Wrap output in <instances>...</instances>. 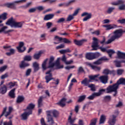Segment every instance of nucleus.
Returning <instances> with one entry per match:
<instances>
[{
  "mask_svg": "<svg viewBox=\"0 0 125 125\" xmlns=\"http://www.w3.org/2000/svg\"><path fill=\"white\" fill-rule=\"evenodd\" d=\"M16 82L12 83L10 82L8 84L9 88L10 89L12 88L13 87H14L16 85Z\"/></svg>",
  "mask_w": 125,
  "mask_h": 125,
  "instance_id": "51",
  "label": "nucleus"
},
{
  "mask_svg": "<svg viewBox=\"0 0 125 125\" xmlns=\"http://www.w3.org/2000/svg\"><path fill=\"white\" fill-rule=\"evenodd\" d=\"M88 87L90 88V90L95 91H96L95 86L93 84H90L88 86Z\"/></svg>",
  "mask_w": 125,
  "mask_h": 125,
  "instance_id": "47",
  "label": "nucleus"
},
{
  "mask_svg": "<svg viewBox=\"0 0 125 125\" xmlns=\"http://www.w3.org/2000/svg\"><path fill=\"white\" fill-rule=\"evenodd\" d=\"M7 68V65H4L1 67H0V72L1 73H2V72H4Z\"/></svg>",
  "mask_w": 125,
  "mask_h": 125,
  "instance_id": "56",
  "label": "nucleus"
},
{
  "mask_svg": "<svg viewBox=\"0 0 125 125\" xmlns=\"http://www.w3.org/2000/svg\"><path fill=\"white\" fill-rule=\"evenodd\" d=\"M97 119L94 118L93 119H92L90 121V124L89 125H96L97 123Z\"/></svg>",
  "mask_w": 125,
  "mask_h": 125,
  "instance_id": "49",
  "label": "nucleus"
},
{
  "mask_svg": "<svg viewBox=\"0 0 125 125\" xmlns=\"http://www.w3.org/2000/svg\"><path fill=\"white\" fill-rule=\"evenodd\" d=\"M103 27L105 28L106 30H110L111 29H113L116 28H118V25L115 24H109L107 25H103Z\"/></svg>",
  "mask_w": 125,
  "mask_h": 125,
  "instance_id": "13",
  "label": "nucleus"
},
{
  "mask_svg": "<svg viewBox=\"0 0 125 125\" xmlns=\"http://www.w3.org/2000/svg\"><path fill=\"white\" fill-rule=\"evenodd\" d=\"M109 59L106 58V57L104 56L103 57L100 58L98 60L94 62H93V64H96V65H100L102 64L103 61H109Z\"/></svg>",
  "mask_w": 125,
  "mask_h": 125,
  "instance_id": "12",
  "label": "nucleus"
},
{
  "mask_svg": "<svg viewBox=\"0 0 125 125\" xmlns=\"http://www.w3.org/2000/svg\"><path fill=\"white\" fill-rule=\"evenodd\" d=\"M125 0H117L116 2L111 3V5L114 6H118V9L120 10H125Z\"/></svg>",
  "mask_w": 125,
  "mask_h": 125,
  "instance_id": "7",
  "label": "nucleus"
},
{
  "mask_svg": "<svg viewBox=\"0 0 125 125\" xmlns=\"http://www.w3.org/2000/svg\"><path fill=\"white\" fill-rule=\"evenodd\" d=\"M65 47V45L63 43H62L60 45H58V46L56 47L57 49H59L61 48H63Z\"/></svg>",
  "mask_w": 125,
  "mask_h": 125,
  "instance_id": "64",
  "label": "nucleus"
},
{
  "mask_svg": "<svg viewBox=\"0 0 125 125\" xmlns=\"http://www.w3.org/2000/svg\"><path fill=\"white\" fill-rule=\"evenodd\" d=\"M99 79L101 83L106 84L108 83V76H103L99 77Z\"/></svg>",
  "mask_w": 125,
  "mask_h": 125,
  "instance_id": "16",
  "label": "nucleus"
},
{
  "mask_svg": "<svg viewBox=\"0 0 125 125\" xmlns=\"http://www.w3.org/2000/svg\"><path fill=\"white\" fill-rule=\"evenodd\" d=\"M35 107V104H28V106L27 107V108L26 109H24V110L26 111L27 110V111H31L32 112V110L33 109H34Z\"/></svg>",
  "mask_w": 125,
  "mask_h": 125,
  "instance_id": "23",
  "label": "nucleus"
},
{
  "mask_svg": "<svg viewBox=\"0 0 125 125\" xmlns=\"http://www.w3.org/2000/svg\"><path fill=\"white\" fill-rule=\"evenodd\" d=\"M83 72H84V70L83 67L81 66V67H79L78 70V74H80V73H83Z\"/></svg>",
  "mask_w": 125,
  "mask_h": 125,
  "instance_id": "58",
  "label": "nucleus"
},
{
  "mask_svg": "<svg viewBox=\"0 0 125 125\" xmlns=\"http://www.w3.org/2000/svg\"><path fill=\"white\" fill-rule=\"evenodd\" d=\"M54 41L58 42H54L53 43L55 44H58L62 42H63L65 44H70L72 42L70 40H68L66 38H62L57 36L55 37V39H54Z\"/></svg>",
  "mask_w": 125,
  "mask_h": 125,
  "instance_id": "6",
  "label": "nucleus"
},
{
  "mask_svg": "<svg viewBox=\"0 0 125 125\" xmlns=\"http://www.w3.org/2000/svg\"><path fill=\"white\" fill-rule=\"evenodd\" d=\"M31 72H32V69H28L26 71V72H25V76H28L30 75Z\"/></svg>",
  "mask_w": 125,
  "mask_h": 125,
  "instance_id": "62",
  "label": "nucleus"
},
{
  "mask_svg": "<svg viewBox=\"0 0 125 125\" xmlns=\"http://www.w3.org/2000/svg\"><path fill=\"white\" fill-rule=\"evenodd\" d=\"M118 59H125V53L122 52L120 51H118L117 52Z\"/></svg>",
  "mask_w": 125,
  "mask_h": 125,
  "instance_id": "21",
  "label": "nucleus"
},
{
  "mask_svg": "<svg viewBox=\"0 0 125 125\" xmlns=\"http://www.w3.org/2000/svg\"><path fill=\"white\" fill-rule=\"evenodd\" d=\"M7 7L13 9H16V7L15 6L14 3L7 4Z\"/></svg>",
  "mask_w": 125,
  "mask_h": 125,
  "instance_id": "44",
  "label": "nucleus"
},
{
  "mask_svg": "<svg viewBox=\"0 0 125 125\" xmlns=\"http://www.w3.org/2000/svg\"><path fill=\"white\" fill-rule=\"evenodd\" d=\"M124 72V69H119L117 70V73L118 75H122Z\"/></svg>",
  "mask_w": 125,
  "mask_h": 125,
  "instance_id": "52",
  "label": "nucleus"
},
{
  "mask_svg": "<svg viewBox=\"0 0 125 125\" xmlns=\"http://www.w3.org/2000/svg\"><path fill=\"white\" fill-rule=\"evenodd\" d=\"M76 120V117H73V118H72L71 116H68V122L70 124V125H75V124H74V123H75Z\"/></svg>",
  "mask_w": 125,
  "mask_h": 125,
  "instance_id": "24",
  "label": "nucleus"
},
{
  "mask_svg": "<svg viewBox=\"0 0 125 125\" xmlns=\"http://www.w3.org/2000/svg\"><path fill=\"white\" fill-rule=\"evenodd\" d=\"M117 118V116L115 115H112L110 118L109 119L108 124L109 125H115L116 123V118Z\"/></svg>",
  "mask_w": 125,
  "mask_h": 125,
  "instance_id": "18",
  "label": "nucleus"
},
{
  "mask_svg": "<svg viewBox=\"0 0 125 125\" xmlns=\"http://www.w3.org/2000/svg\"><path fill=\"white\" fill-rule=\"evenodd\" d=\"M75 1V0H69L67 3H65V6L68 7V6L70 5L71 3L73 2H74Z\"/></svg>",
  "mask_w": 125,
  "mask_h": 125,
  "instance_id": "53",
  "label": "nucleus"
},
{
  "mask_svg": "<svg viewBox=\"0 0 125 125\" xmlns=\"http://www.w3.org/2000/svg\"><path fill=\"white\" fill-rule=\"evenodd\" d=\"M32 114V111H26L23 112V113H22L21 115V120L23 121L26 120L28 117H29V116Z\"/></svg>",
  "mask_w": 125,
  "mask_h": 125,
  "instance_id": "14",
  "label": "nucleus"
},
{
  "mask_svg": "<svg viewBox=\"0 0 125 125\" xmlns=\"http://www.w3.org/2000/svg\"><path fill=\"white\" fill-rule=\"evenodd\" d=\"M105 91V90L104 89H101L99 90L98 92H95V94L97 97H100L101 95L103 94Z\"/></svg>",
  "mask_w": 125,
  "mask_h": 125,
  "instance_id": "37",
  "label": "nucleus"
},
{
  "mask_svg": "<svg viewBox=\"0 0 125 125\" xmlns=\"http://www.w3.org/2000/svg\"><path fill=\"white\" fill-rule=\"evenodd\" d=\"M65 21V18H61L60 19H59L58 21H57V22L58 23H63L64 21Z\"/></svg>",
  "mask_w": 125,
  "mask_h": 125,
  "instance_id": "57",
  "label": "nucleus"
},
{
  "mask_svg": "<svg viewBox=\"0 0 125 125\" xmlns=\"http://www.w3.org/2000/svg\"><path fill=\"white\" fill-rule=\"evenodd\" d=\"M80 9L78 8L77 10H75V11L74 12V13H73V14H72V16H73L74 17H75L78 14H79V11H80Z\"/></svg>",
  "mask_w": 125,
  "mask_h": 125,
  "instance_id": "61",
  "label": "nucleus"
},
{
  "mask_svg": "<svg viewBox=\"0 0 125 125\" xmlns=\"http://www.w3.org/2000/svg\"><path fill=\"white\" fill-rule=\"evenodd\" d=\"M42 51H40L39 53L34 54V55H33L34 59H35L37 60H39L41 58V56L42 55Z\"/></svg>",
  "mask_w": 125,
  "mask_h": 125,
  "instance_id": "31",
  "label": "nucleus"
},
{
  "mask_svg": "<svg viewBox=\"0 0 125 125\" xmlns=\"http://www.w3.org/2000/svg\"><path fill=\"white\" fill-rule=\"evenodd\" d=\"M114 63H115V65L117 67H122V62L118 60H116L114 61Z\"/></svg>",
  "mask_w": 125,
  "mask_h": 125,
  "instance_id": "42",
  "label": "nucleus"
},
{
  "mask_svg": "<svg viewBox=\"0 0 125 125\" xmlns=\"http://www.w3.org/2000/svg\"><path fill=\"white\" fill-rule=\"evenodd\" d=\"M100 55H101V54L99 52H95V53L89 52L86 54L85 57L86 59L89 61H91L99 57Z\"/></svg>",
  "mask_w": 125,
  "mask_h": 125,
  "instance_id": "8",
  "label": "nucleus"
},
{
  "mask_svg": "<svg viewBox=\"0 0 125 125\" xmlns=\"http://www.w3.org/2000/svg\"><path fill=\"white\" fill-rule=\"evenodd\" d=\"M121 84H123L125 85V78H120L117 82V83L113 85H110L106 88V93H110L112 92H114V94H113L114 97L117 96V94L118 93V90L119 85Z\"/></svg>",
  "mask_w": 125,
  "mask_h": 125,
  "instance_id": "2",
  "label": "nucleus"
},
{
  "mask_svg": "<svg viewBox=\"0 0 125 125\" xmlns=\"http://www.w3.org/2000/svg\"><path fill=\"white\" fill-rule=\"evenodd\" d=\"M107 53L110 58H112V55L115 53V51L114 50L110 49L106 51Z\"/></svg>",
  "mask_w": 125,
  "mask_h": 125,
  "instance_id": "38",
  "label": "nucleus"
},
{
  "mask_svg": "<svg viewBox=\"0 0 125 125\" xmlns=\"http://www.w3.org/2000/svg\"><path fill=\"white\" fill-rule=\"evenodd\" d=\"M54 17V14H49L47 15H45V17L43 18L44 21H48L51 20Z\"/></svg>",
  "mask_w": 125,
  "mask_h": 125,
  "instance_id": "25",
  "label": "nucleus"
},
{
  "mask_svg": "<svg viewBox=\"0 0 125 125\" xmlns=\"http://www.w3.org/2000/svg\"><path fill=\"white\" fill-rule=\"evenodd\" d=\"M74 18V17L72 15H69L67 18L66 21H72V20H73Z\"/></svg>",
  "mask_w": 125,
  "mask_h": 125,
  "instance_id": "55",
  "label": "nucleus"
},
{
  "mask_svg": "<svg viewBox=\"0 0 125 125\" xmlns=\"http://www.w3.org/2000/svg\"><path fill=\"white\" fill-rule=\"evenodd\" d=\"M23 61H27V62H29L31 61L32 60V56H30V55H26L25 56L24 58H23Z\"/></svg>",
  "mask_w": 125,
  "mask_h": 125,
  "instance_id": "43",
  "label": "nucleus"
},
{
  "mask_svg": "<svg viewBox=\"0 0 125 125\" xmlns=\"http://www.w3.org/2000/svg\"><path fill=\"white\" fill-rule=\"evenodd\" d=\"M7 107H5L3 108V111L1 113V114L0 115V119L2 116H4L5 118H7V117H8L12 112V110H13V108L11 106L9 107L8 111L6 112L7 111Z\"/></svg>",
  "mask_w": 125,
  "mask_h": 125,
  "instance_id": "9",
  "label": "nucleus"
},
{
  "mask_svg": "<svg viewBox=\"0 0 125 125\" xmlns=\"http://www.w3.org/2000/svg\"><path fill=\"white\" fill-rule=\"evenodd\" d=\"M106 118V116L105 115H101L100 118L99 125L104 124L105 122Z\"/></svg>",
  "mask_w": 125,
  "mask_h": 125,
  "instance_id": "27",
  "label": "nucleus"
},
{
  "mask_svg": "<svg viewBox=\"0 0 125 125\" xmlns=\"http://www.w3.org/2000/svg\"><path fill=\"white\" fill-rule=\"evenodd\" d=\"M100 74H98L95 75H90L88 76L90 81H94L95 82H99V77H100Z\"/></svg>",
  "mask_w": 125,
  "mask_h": 125,
  "instance_id": "19",
  "label": "nucleus"
},
{
  "mask_svg": "<svg viewBox=\"0 0 125 125\" xmlns=\"http://www.w3.org/2000/svg\"><path fill=\"white\" fill-rule=\"evenodd\" d=\"M84 16H86V17L84 19H83V21H86L88 20L91 19L92 17V14H91V13H89V14H88V13L84 12V13H83V14H81V17H84Z\"/></svg>",
  "mask_w": 125,
  "mask_h": 125,
  "instance_id": "17",
  "label": "nucleus"
},
{
  "mask_svg": "<svg viewBox=\"0 0 125 125\" xmlns=\"http://www.w3.org/2000/svg\"><path fill=\"white\" fill-rule=\"evenodd\" d=\"M7 13H3L0 15V19H2L3 20H5L7 19Z\"/></svg>",
  "mask_w": 125,
  "mask_h": 125,
  "instance_id": "45",
  "label": "nucleus"
},
{
  "mask_svg": "<svg viewBox=\"0 0 125 125\" xmlns=\"http://www.w3.org/2000/svg\"><path fill=\"white\" fill-rule=\"evenodd\" d=\"M3 125H12V121L10 120L9 121H4V122L3 123Z\"/></svg>",
  "mask_w": 125,
  "mask_h": 125,
  "instance_id": "54",
  "label": "nucleus"
},
{
  "mask_svg": "<svg viewBox=\"0 0 125 125\" xmlns=\"http://www.w3.org/2000/svg\"><path fill=\"white\" fill-rule=\"evenodd\" d=\"M55 60V58L53 56L50 57L49 62H48V66L46 67L47 62L48 60V59H45L42 65V68L43 70H46L47 68H49L50 69H52L54 70V66H56V69H60L63 68V65H61L60 60L61 58H58L57 60L55 62H54Z\"/></svg>",
  "mask_w": 125,
  "mask_h": 125,
  "instance_id": "1",
  "label": "nucleus"
},
{
  "mask_svg": "<svg viewBox=\"0 0 125 125\" xmlns=\"http://www.w3.org/2000/svg\"><path fill=\"white\" fill-rule=\"evenodd\" d=\"M66 101V99L65 98H63L57 104H59L62 107H63L65 105Z\"/></svg>",
  "mask_w": 125,
  "mask_h": 125,
  "instance_id": "28",
  "label": "nucleus"
},
{
  "mask_svg": "<svg viewBox=\"0 0 125 125\" xmlns=\"http://www.w3.org/2000/svg\"><path fill=\"white\" fill-rule=\"evenodd\" d=\"M87 64L92 69L94 70L95 71H99L101 70V68L100 67L93 65L90 62H87Z\"/></svg>",
  "mask_w": 125,
  "mask_h": 125,
  "instance_id": "20",
  "label": "nucleus"
},
{
  "mask_svg": "<svg viewBox=\"0 0 125 125\" xmlns=\"http://www.w3.org/2000/svg\"><path fill=\"white\" fill-rule=\"evenodd\" d=\"M39 11H42L44 9V7L43 6H39L36 7V10Z\"/></svg>",
  "mask_w": 125,
  "mask_h": 125,
  "instance_id": "63",
  "label": "nucleus"
},
{
  "mask_svg": "<svg viewBox=\"0 0 125 125\" xmlns=\"http://www.w3.org/2000/svg\"><path fill=\"white\" fill-rule=\"evenodd\" d=\"M124 33H125V30H123L121 29L116 30L113 32V35L111 36L110 39L107 41L106 42V44H109L112 42H114L115 40H118L120 39Z\"/></svg>",
  "mask_w": 125,
  "mask_h": 125,
  "instance_id": "4",
  "label": "nucleus"
},
{
  "mask_svg": "<svg viewBox=\"0 0 125 125\" xmlns=\"http://www.w3.org/2000/svg\"><path fill=\"white\" fill-rule=\"evenodd\" d=\"M30 65L28 63L25 62L24 61H22L20 65V67L21 69H24L25 67H28Z\"/></svg>",
  "mask_w": 125,
  "mask_h": 125,
  "instance_id": "30",
  "label": "nucleus"
},
{
  "mask_svg": "<svg viewBox=\"0 0 125 125\" xmlns=\"http://www.w3.org/2000/svg\"><path fill=\"white\" fill-rule=\"evenodd\" d=\"M86 97V95H81V96H79L78 102L79 103H81V102L83 101L85 99Z\"/></svg>",
  "mask_w": 125,
  "mask_h": 125,
  "instance_id": "41",
  "label": "nucleus"
},
{
  "mask_svg": "<svg viewBox=\"0 0 125 125\" xmlns=\"http://www.w3.org/2000/svg\"><path fill=\"white\" fill-rule=\"evenodd\" d=\"M91 47L92 48H93V49H92V50H97L98 49V47H99V45L98 40L97 38H93V43H92Z\"/></svg>",
  "mask_w": 125,
  "mask_h": 125,
  "instance_id": "11",
  "label": "nucleus"
},
{
  "mask_svg": "<svg viewBox=\"0 0 125 125\" xmlns=\"http://www.w3.org/2000/svg\"><path fill=\"white\" fill-rule=\"evenodd\" d=\"M24 100V97L22 96H19L18 97L17 100V103L18 104H19L20 103H22L23 101Z\"/></svg>",
  "mask_w": 125,
  "mask_h": 125,
  "instance_id": "40",
  "label": "nucleus"
},
{
  "mask_svg": "<svg viewBox=\"0 0 125 125\" xmlns=\"http://www.w3.org/2000/svg\"><path fill=\"white\" fill-rule=\"evenodd\" d=\"M115 9V8L114 7H110L108 8L106 12L107 13H108V14H111L113 11Z\"/></svg>",
  "mask_w": 125,
  "mask_h": 125,
  "instance_id": "48",
  "label": "nucleus"
},
{
  "mask_svg": "<svg viewBox=\"0 0 125 125\" xmlns=\"http://www.w3.org/2000/svg\"><path fill=\"white\" fill-rule=\"evenodd\" d=\"M0 34L1 33H3L4 34H8V35H9V33L14 32V30H10L7 31H5V30L8 28L7 26H4L3 23H0Z\"/></svg>",
  "mask_w": 125,
  "mask_h": 125,
  "instance_id": "10",
  "label": "nucleus"
},
{
  "mask_svg": "<svg viewBox=\"0 0 125 125\" xmlns=\"http://www.w3.org/2000/svg\"><path fill=\"white\" fill-rule=\"evenodd\" d=\"M57 0H42L41 2L42 3H45L47 2V1H49V3L50 4H52L54 2H55Z\"/></svg>",
  "mask_w": 125,
  "mask_h": 125,
  "instance_id": "46",
  "label": "nucleus"
},
{
  "mask_svg": "<svg viewBox=\"0 0 125 125\" xmlns=\"http://www.w3.org/2000/svg\"><path fill=\"white\" fill-rule=\"evenodd\" d=\"M117 22L119 23H120L121 24H125V19H121V20H118L117 21Z\"/></svg>",
  "mask_w": 125,
  "mask_h": 125,
  "instance_id": "59",
  "label": "nucleus"
},
{
  "mask_svg": "<svg viewBox=\"0 0 125 125\" xmlns=\"http://www.w3.org/2000/svg\"><path fill=\"white\" fill-rule=\"evenodd\" d=\"M47 115V121L48 123V125H54L55 124V122L53 120L54 118H58L59 116V112L56 110H51L46 111Z\"/></svg>",
  "mask_w": 125,
  "mask_h": 125,
  "instance_id": "3",
  "label": "nucleus"
},
{
  "mask_svg": "<svg viewBox=\"0 0 125 125\" xmlns=\"http://www.w3.org/2000/svg\"><path fill=\"white\" fill-rule=\"evenodd\" d=\"M16 90V88H13L9 93V96L11 98H15V91Z\"/></svg>",
  "mask_w": 125,
  "mask_h": 125,
  "instance_id": "34",
  "label": "nucleus"
},
{
  "mask_svg": "<svg viewBox=\"0 0 125 125\" xmlns=\"http://www.w3.org/2000/svg\"><path fill=\"white\" fill-rule=\"evenodd\" d=\"M72 51L70 50L69 48L66 49V50H60V53L61 54H64L66 53H71Z\"/></svg>",
  "mask_w": 125,
  "mask_h": 125,
  "instance_id": "39",
  "label": "nucleus"
},
{
  "mask_svg": "<svg viewBox=\"0 0 125 125\" xmlns=\"http://www.w3.org/2000/svg\"><path fill=\"white\" fill-rule=\"evenodd\" d=\"M45 79L46 80V82L47 83H48L49 82H50V81L53 80V78L52 77V74H50V75L46 76L45 77Z\"/></svg>",
  "mask_w": 125,
  "mask_h": 125,
  "instance_id": "35",
  "label": "nucleus"
},
{
  "mask_svg": "<svg viewBox=\"0 0 125 125\" xmlns=\"http://www.w3.org/2000/svg\"><path fill=\"white\" fill-rule=\"evenodd\" d=\"M52 22H50V21H49L48 22L46 23V26L47 29H49L50 28H51V27L52 26Z\"/></svg>",
  "mask_w": 125,
  "mask_h": 125,
  "instance_id": "60",
  "label": "nucleus"
},
{
  "mask_svg": "<svg viewBox=\"0 0 125 125\" xmlns=\"http://www.w3.org/2000/svg\"><path fill=\"white\" fill-rule=\"evenodd\" d=\"M104 100L110 102L111 100V97L110 95H107L104 97Z\"/></svg>",
  "mask_w": 125,
  "mask_h": 125,
  "instance_id": "50",
  "label": "nucleus"
},
{
  "mask_svg": "<svg viewBox=\"0 0 125 125\" xmlns=\"http://www.w3.org/2000/svg\"><path fill=\"white\" fill-rule=\"evenodd\" d=\"M5 24L10 25L12 28H22L23 25L22 21L18 22L13 17L10 18Z\"/></svg>",
  "mask_w": 125,
  "mask_h": 125,
  "instance_id": "5",
  "label": "nucleus"
},
{
  "mask_svg": "<svg viewBox=\"0 0 125 125\" xmlns=\"http://www.w3.org/2000/svg\"><path fill=\"white\" fill-rule=\"evenodd\" d=\"M32 67L33 68L34 73L37 72L40 69L39 64L37 62H34L33 63Z\"/></svg>",
  "mask_w": 125,
  "mask_h": 125,
  "instance_id": "22",
  "label": "nucleus"
},
{
  "mask_svg": "<svg viewBox=\"0 0 125 125\" xmlns=\"http://www.w3.org/2000/svg\"><path fill=\"white\" fill-rule=\"evenodd\" d=\"M98 97L97 95H96V93H94L92 94L91 95H89L87 99H88L89 100H94V99Z\"/></svg>",
  "mask_w": 125,
  "mask_h": 125,
  "instance_id": "36",
  "label": "nucleus"
},
{
  "mask_svg": "<svg viewBox=\"0 0 125 125\" xmlns=\"http://www.w3.org/2000/svg\"><path fill=\"white\" fill-rule=\"evenodd\" d=\"M91 82L90 80H87V79L85 78L83 81H81V84L84 85L85 86H88L90 85L89 83Z\"/></svg>",
  "mask_w": 125,
  "mask_h": 125,
  "instance_id": "26",
  "label": "nucleus"
},
{
  "mask_svg": "<svg viewBox=\"0 0 125 125\" xmlns=\"http://www.w3.org/2000/svg\"><path fill=\"white\" fill-rule=\"evenodd\" d=\"M44 97L43 96H40L38 100V108L42 107L43 105L42 101Z\"/></svg>",
  "mask_w": 125,
  "mask_h": 125,
  "instance_id": "32",
  "label": "nucleus"
},
{
  "mask_svg": "<svg viewBox=\"0 0 125 125\" xmlns=\"http://www.w3.org/2000/svg\"><path fill=\"white\" fill-rule=\"evenodd\" d=\"M86 40H74V43L76 45L81 46L82 45L84 42H86Z\"/></svg>",
  "mask_w": 125,
  "mask_h": 125,
  "instance_id": "29",
  "label": "nucleus"
},
{
  "mask_svg": "<svg viewBox=\"0 0 125 125\" xmlns=\"http://www.w3.org/2000/svg\"><path fill=\"white\" fill-rule=\"evenodd\" d=\"M7 92V87L5 85H3V86H1L0 88V93L2 94H4L6 93Z\"/></svg>",
  "mask_w": 125,
  "mask_h": 125,
  "instance_id": "33",
  "label": "nucleus"
},
{
  "mask_svg": "<svg viewBox=\"0 0 125 125\" xmlns=\"http://www.w3.org/2000/svg\"><path fill=\"white\" fill-rule=\"evenodd\" d=\"M24 45V43L23 42H20L19 46L17 47L19 53H23L25 51L26 47H23Z\"/></svg>",
  "mask_w": 125,
  "mask_h": 125,
  "instance_id": "15",
  "label": "nucleus"
}]
</instances>
